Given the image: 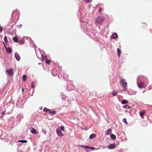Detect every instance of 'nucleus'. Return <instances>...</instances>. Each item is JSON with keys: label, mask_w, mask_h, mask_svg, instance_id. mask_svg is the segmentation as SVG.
<instances>
[{"label": "nucleus", "mask_w": 152, "mask_h": 152, "mask_svg": "<svg viewBox=\"0 0 152 152\" xmlns=\"http://www.w3.org/2000/svg\"><path fill=\"white\" fill-rule=\"evenodd\" d=\"M96 135L95 134H92L90 135L89 137L90 138L92 139L96 137Z\"/></svg>", "instance_id": "4468645a"}, {"label": "nucleus", "mask_w": 152, "mask_h": 152, "mask_svg": "<svg viewBox=\"0 0 152 152\" xmlns=\"http://www.w3.org/2000/svg\"><path fill=\"white\" fill-rule=\"evenodd\" d=\"M19 142H21L22 143H26L27 142V141L26 140H19Z\"/></svg>", "instance_id": "5701e85b"}, {"label": "nucleus", "mask_w": 152, "mask_h": 152, "mask_svg": "<svg viewBox=\"0 0 152 152\" xmlns=\"http://www.w3.org/2000/svg\"><path fill=\"white\" fill-rule=\"evenodd\" d=\"M45 62L46 63L48 64H49L50 62V61L47 59H46Z\"/></svg>", "instance_id": "a878e982"}, {"label": "nucleus", "mask_w": 152, "mask_h": 152, "mask_svg": "<svg viewBox=\"0 0 152 152\" xmlns=\"http://www.w3.org/2000/svg\"><path fill=\"white\" fill-rule=\"evenodd\" d=\"M4 41L5 42H6V41L7 40V38L5 36L4 37Z\"/></svg>", "instance_id": "2f4dec72"}, {"label": "nucleus", "mask_w": 152, "mask_h": 152, "mask_svg": "<svg viewBox=\"0 0 152 152\" xmlns=\"http://www.w3.org/2000/svg\"><path fill=\"white\" fill-rule=\"evenodd\" d=\"M123 121L126 124H127L128 123L126 121V118H124L123 120Z\"/></svg>", "instance_id": "bb28decb"}, {"label": "nucleus", "mask_w": 152, "mask_h": 152, "mask_svg": "<svg viewBox=\"0 0 152 152\" xmlns=\"http://www.w3.org/2000/svg\"><path fill=\"white\" fill-rule=\"evenodd\" d=\"M22 91L23 92H24V89L23 88H22Z\"/></svg>", "instance_id": "72a5a7b5"}, {"label": "nucleus", "mask_w": 152, "mask_h": 152, "mask_svg": "<svg viewBox=\"0 0 152 152\" xmlns=\"http://www.w3.org/2000/svg\"><path fill=\"white\" fill-rule=\"evenodd\" d=\"M81 129H83V128L82 127V128H81Z\"/></svg>", "instance_id": "f704fd0d"}, {"label": "nucleus", "mask_w": 152, "mask_h": 152, "mask_svg": "<svg viewBox=\"0 0 152 152\" xmlns=\"http://www.w3.org/2000/svg\"><path fill=\"white\" fill-rule=\"evenodd\" d=\"M13 41L16 42H18V38L17 37H13L12 38Z\"/></svg>", "instance_id": "2eb2a0df"}, {"label": "nucleus", "mask_w": 152, "mask_h": 152, "mask_svg": "<svg viewBox=\"0 0 152 152\" xmlns=\"http://www.w3.org/2000/svg\"><path fill=\"white\" fill-rule=\"evenodd\" d=\"M117 53H118V57L119 58H120V56L121 55V50L119 48H118L117 49Z\"/></svg>", "instance_id": "ddd939ff"}, {"label": "nucleus", "mask_w": 152, "mask_h": 152, "mask_svg": "<svg viewBox=\"0 0 152 152\" xmlns=\"http://www.w3.org/2000/svg\"><path fill=\"white\" fill-rule=\"evenodd\" d=\"M92 0H85V2L87 3H89Z\"/></svg>", "instance_id": "c756f323"}, {"label": "nucleus", "mask_w": 152, "mask_h": 152, "mask_svg": "<svg viewBox=\"0 0 152 152\" xmlns=\"http://www.w3.org/2000/svg\"><path fill=\"white\" fill-rule=\"evenodd\" d=\"M112 133V129H108L106 133V135H109L111 134Z\"/></svg>", "instance_id": "9b49d317"}, {"label": "nucleus", "mask_w": 152, "mask_h": 152, "mask_svg": "<svg viewBox=\"0 0 152 152\" xmlns=\"http://www.w3.org/2000/svg\"><path fill=\"white\" fill-rule=\"evenodd\" d=\"M145 113V110H143L142 112H140V115L141 117H143Z\"/></svg>", "instance_id": "f8f14e48"}, {"label": "nucleus", "mask_w": 152, "mask_h": 152, "mask_svg": "<svg viewBox=\"0 0 152 152\" xmlns=\"http://www.w3.org/2000/svg\"><path fill=\"white\" fill-rule=\"evenodd\" d=\"M30 130L31 132L32 133L35 134L37 133L36 130L33 127H31Z\"/></svg>", "instance_id": "6e6552de"}, {"label": "nucleus", "mask_w": 152, "mask_h": 152, "mask_svg": "<svg viewBox=\"0 0 152 152\" xmlns=\"http://www.w3.org/2000/svg\"><path fill=\"white\" fill-rule=\"evenodd\" d=\"M34 82H32L31 83V87L32 88H34Z\"/></svg>", "instance_id": "c85d7f7f"}, {"label": "nucleus", "mask_w": 152, "mask_h": 152, "mask_svg": "<svg viewBox=\"0 0 152 152\" xmlns=\"http://www.w3.org/2000/svg\"><path fill=\"white\" fill-rule=\"evenodd\" d=\"M110 136L112 139L113 140L115 139L116 137L113 134H111L110 135Z\"/></svg>", "instance_id": "aec40b11"}, {"label": "nucleus", "mask_w": 152, "mask_h": 152, "mask_svg": "<svg viewBox=\"0 0 152 152\" xmlns=\"http://www.w3.org/2000/svg\"><path fill=\"white\" fill-rule=\"evenodd\" d=\"M105 19L104 16H98L96 19V23L98 24H100L102 23Z\"/></svg>", "instance_id": "f03ea898"}, {"label": "nucleus", "mask_w": 152, "mask_h": 152, "mask_svg": "<svg viewBox=\"0 0 152 152\" xmlns=\"http://www.w3.org/2000/svg\"><path fill=\"white\" fill-rule=\"evenodd\" d=\"M120 83L121 86L123 87V89L124 91H126L127 87V83L125 82V79H123L122 77H120Z\"/></svg>", "instance_id": "f257e3e1"}, {"label": "nucleus", "mask_w": 152, "mask_h": 152, "mask_svg": "<svg viewBox=\"0 0 152 152\" xmlns=\"http://www.w3.org/2000/svg\"><path fill=\"white\" fill-rule=\"evenodd\" d=\"M79 146L82 148H89V146L88 145H79Z\"/></svg>", "instance_id": "4be33fe9"}, {"label": "nucleus", "mask_w": 152, "mask_h": 152, "mask_svg": "<svg viewBox=\"0 0 152 152\" xmlns=\"http://www.w3.org/2000/svg\"><path fill=\"white\" fill-rule=\"evenodd\" d=\"M15 57L18 61H19L20 59V56L17 52H16L15 53Z\"/></svg>", "instance_id": "423d86ee"}, {"label": "nucleus", "mask_w": 152, "mask_h": 152, "mask_svg": "<svg viewBox=\"0 0 152 152\" xmlns=\"http://www.w3.org/2000/svg\"><path fill=\"white\" fill-rule=\"evenodd\" d=\"M56 131L57 134L59 136L61 137L64 136L63 134L62 133L60 129H57L56 130Z\"/></svg>", "instance_id": "39448f33"}, {"label": "nucleus", "mask_w": 152, "mask_h": 152, "mask_svg": "<svg viewBox=\"0 0 152 152\" xmlns=\"http://www.w3.org/2000/svg\"><path fill=\"white\" fill-rule=\"evenodd\" d=\"M14 70L13 69L11 68L9 69H7L6 72L8 73V75L10 77L12 76L13 74V71Z\"/></svg>", "instance_id": "20e7f679"}, {"label": "nucleus", "mask_w": 152, "mask_h": 152, "mask_svg": "<svg viewBox=\"0 0 152 152\" xmlns=\"http://www.w3.org/2000/svg\"><path fill=\"white\" fill-rule=\"evenodd\" d=\"M112 94L113 96H117L118 95V92L113 91L112 93Z\"/></svg>", "instance_id": "f3484780"}, {"label": "nucleus", "mask_w": 152, "mask_h": 152, "mask_svg": "<svg viewBox=\"0 0 152 152\" xmlns=\"http://www.w3.org/2000/svg\"><path fill=\"white\" fill-rule=\"evenodd\" d=\"M128 103V102L126 100H123L121 102V103L123 104H126Z\"/></svg>", "instance_id": "a211bd4d"}, {"label": "nucleus", "mask_w": 152, "mask_h": 152, "mask_svg": "<svg viewBox=\"0 0 152 152\" xmlns=\"http://www.w3.org/2000/svg\"><path fill=\"white\" fill-rule=\"evenodd\" d=\"M43 110L45 112H48L50 111V109H48L47 108L45 107Z\"/></svg>", "instance_id": "393cba45"}, {"label": "nucleus", "mask_w": 152, "mask_h": 152, "mask_svg": "<svg viewBox=\"0 0 152 152\" xmlns=\"http://www.w3.org/2000/svg\"><path fill=\"white\" fill-rule=\"evenodd\" d=\"M102 8H100L99 10V11L100 12H102Z\"/></svg>", "instance_id": "473e14b6"}, {"label": "nucleus", "mask_w": 152, "mask_h": 152, "mask_svg": "<svg viewBox=\"0 0 152 152\" xmlns=\"http://www.w3.org/2000/svg\"><path fill=\"white\" fill-rule=\"evenodd\" d=\"M6 50L7 53L9 54L11 53L12 51L11 49L10 48H6Z\"/></svg>", "instance_id": "9d476101"}, {"label": "nucleus", "mask_w": 152, "mask_h": 152, "mask_svg": "<svg viewBox=\"0 0 152 152\" xmlns=\"http://www.w3.org/2000/svg\"><path fill=\"white\" fill-rule=\"evenodd\" d=\"M137 85L140 88H144L147 86L146 84L142 81L138 83Z\"/></svg>", "instance_id": "7ed1b4c3"}, {"label": "nucleus", "mask_w": 152, "mask_h": 152, "mask_svg": "<svg viewBox=\"0 0 152 152\" xmlns=\"http://www.w3.org/2000/svg\"><path fill=\"white\" fill-rule=\"evenodd\" d=\"M24 42V40L23 39L20 40L19 41V43L20 44L22 45Z\"/></svg>", "instance_id": "dca6fc26"}, {"label": "nucleus", "mask_w": 152, "mask_h": 152, "mask_svg": "<svg viewBox=\"0 0 152 152\" xmlns=\"http://www.w3.org/2000/svg\"><path fill=\"white\" fill-rule=\"evenodd\" d=\"M49 113L51 115H54L56 114V112L55 111H50H50H49Z\"/></svg>", "instance_id": "6ab92c4d"}, {"label": "nucleus", "mask_w": 152, "mask_h": 152, "mask_svg": "<svg viewBox=\"0 0 152 152\" xmlns=\"http://www.w3.org/2000/svg\"><path fill=\"white\" fill-rule=\"evenodd\" d=\"M116 147V145L115 144H111L108 146L109 149H114Z\"/></svg>", "instance_id": "1a4fd4ad"}, {"label": "nucleus", "mask_w": 152, "mask_h": 152, "mask_svg": "<svg viewBox=\"0 0 152 152\" xmlns=\"http://www.w3.org/2000/svg\"><path fill=\"white\" fill-rule=\"evenodd\" d=\"M60 129L62 131H64V127L63 126H61L60 127Z\"/></svg>", "instance_id": "cd10ccee"}, {"label": "nucleus", "mask_w": 152, "mask_h": 152, "mask_svg": "<svg viewBox=\"0 0 152 152\" xmlns=\"http://www.w3.org/2000/svg\"><path fill=\"white\" fill-rule=\"evenodd\" d=\"M123 107L124 108L126 109H129L130 108V106L128 105H126L125 106H123Z\"/></svg>", "instance_id": "412c9836"}, {"label": "nucleus", "mask_w": 152, "mask_h": 152, "mask_svg": "<svg viewBox=\"0 0 152 152\" xmlns=\"http://www.w3.org/2000/svg\"><path fill=\"white\" fill-rule=\"evenodd\" d=\"M118 34L116 33L113 34L111 36V38L112 39H115L118 37Z\"/></svg>", "instance_id": "0eeeda50"}, {"label": "nucleus", "mask_w": 152, "mask_h": 152, "mask_svg": "<svg viewBox=\"0 0 152 152\" xmlns=\"http://www.w3.org/2000/svg\"><path fill=\"white\" fill-rule=\"evenodd\" d=\"M26 76L25 75H24L23 76V81H25L26 80Z\"/></svg>", "instance_id": "b1692460"}, {"label": "nucleus", "mask_w": 152, "mask_h": 152, "mask_svg": "<svg viewBox=\"0 0 152 152\" xmlns=\"http://www.w3.org/2000/svg\"><path fill=\"white\" fill-rule=\"evenodd\" d=\"M90 148L92 150H94L95 149V148L94 147H89V148Z\"/></svg>", "instance_id": "7c9ffc66"}]
</instances>
